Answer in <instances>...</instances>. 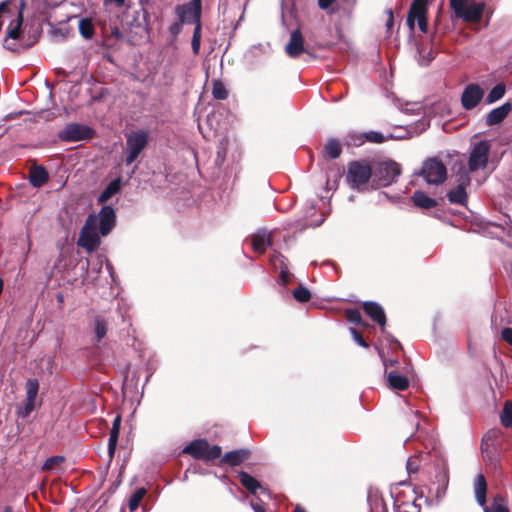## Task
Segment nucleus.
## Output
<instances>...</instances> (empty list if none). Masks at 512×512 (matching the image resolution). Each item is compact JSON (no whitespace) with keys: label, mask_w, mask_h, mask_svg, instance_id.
Listing matches in <instances>:
<instances>
[{"label":"nucleus","mask_w":512,"mask_h":512,"mask_svg":"<svg viewBox=\"0 0 512 512\" xmlns=\"http://www.w3.org/2000/svg\"><path fill=\"white\" fill-rule=\"evenodd\" d=\"M14 3V6L17 8V12L13 13H7L6 15H3L2 20L4 19H10V24L7 28V37L11 39H19L21 35V26L23 23V10L26 6L24 0H12Z\"/></svg>","instance_id":"nucleus-11"},{"label":"nucleus","mask_w":512,"mask_h":512,"mask_svg":"<svg viewBox=\"0 0 512 512\" xmlns=\"http://www.w3.org/2000/svg\"><path fill=\"white\" fill-rule=\"evenodd\" d=\"M512 111V104L506 102L501 106L491 110L486 116V124L488 126H494L501 123L508 114Z\"/></svg>","instance_id":"nucleus-18"},{"label":"nucleus","mask_w":512,"mask_h":512,"mask_svg":"<svg viewBox=\"0 0 512 512\" xmlns=\"http://www.w3.org/2000/svg\"><path fill=\"white\" fill-rule=\"evenodd\" d=\"M291 281V274L289 270L280 271V275L278 278V283L284 287H286Z\"/></svg>","instance_id":"nucleus-46"},{"label":"nucleus","mask_w":512,"mask_h":512,"mask_svg":"<svg viewBox=\"0 0 512 512\" xmlns=\"http://www.w3.org/2000/svg\"><path fill=\"white\" fill-rule=\"evenodd\" d=\"M145 493H146L145 489L140 488V489H137L135 491V493L131 496V498L129 500V508L131 511H135L138 508L139 503L143 499Z\"/></svg>","instance_id":"nucleus-39"},{"label":"nucleus","mask_w":512,"mask_h":512,"mask_svg":"<svg viewBox=\"0 0 512 512\" xmlns=\"http://www.w3.org/2000/svg\"><path fill=\"white\" fill-rule=\"evenodd\" d=\"M49 180V174L42 165H35L30 168L29 182L35 188L44 186Z\"/></svg>","instance_id":"nucleus-19"},{"label":"nucleus","mask_w":512,"mask_h":512,"mask_svg":"<svg viewBox=\"0 0 512 512\" xmlns=\"http://www.w3.org/2000/svg\"><path fill=\"white\" fill-rule=\"evenodd\" d=\"M502 338H503L507 343H509L510 345H512V329H511V328H505V329H503V331H502Z\"/></svg>","instance_id":"nucleus-49"},{"label":"nucleus","mask_w":512,"mask_h":512,"mask_svg":"<svg viewBox=\"0 0 512 512\" xmlns=\"http://www.w3.org/2000/svg\"><path fill=\"white\" fill-rule=\"evenodd\" d=\"M107 333V327L105 322H96L95 335L96 341L99 342Z\"/></svg>","instance_id":"nucleus-43"},{"label":"nucleus","mask_w":512,"mask_h":512,"mask_svg":"<svg viewBox=\"0 0 512 512\" xmlns=\"http://www.w3.org/2000/svg\"><path fill=\"white\" fill-rule=\"evenodd\" d=\"M387 382L389 387L397 390H405L409 386L408 378L395 371H391L387 374Z\"/></svg>","instance_id":"nucleus-26"},{"label":"nucleus","mask_w":512,"mask_h":512,"mask_svg":"<svg viewBox=\"0 0 512 512\" xmlns=\"http://www.w3.org/2000/svg\"><path fill=\"white\" fill-rule=\"evenodd\" d=\"M184 22H181L179 20V22H175L173 23L171 26H170V32L174 35H177L178 33H180L181 31V26Z\"/></svg>","instance_id":"nucleus-50"},{"label":"nucleus","mask_w":512,"mask_h":512,"mask_svg":"<svg viewBox=\"0 0 512 512\" xmlns=\"http://www.w3.org/2000/svg\"><path fill=\"white\" fill-rule=\"evenodd\" d=\"M419 469L418 460L415 457L409 458L407 461V470L411 473H416Z\"/></svg>","instance_id":"nucleus-47"},{"label":"nucleus","mask_w":512,"mask_h":512,"mask_svg":"<svg viewBox=\"0 0 512 512\" xmlns=\"http://www.w3.org/2000/svg\"><path fill=\"white\" fill-rule=\"evenodd\" d=\"M420 175L429 184H441L447 178V169L442 161L436 158L427 159L422 166Z\"/></svg>","instance_id":"nucleus-7"},{"label":"nucleus","mask_w":512,"mask_h":512,"mask_svg":"<svg viewBox=\"0 0 512 512\" xmlns=\"http://www.w3.org/2000/svg\"><path fill=\"white\" fill-rule=\"evenodd\" d=\"M57 298H58V301H60V302L63 300V296L61 294H58Z\"/></svg>","instance_id":"nucleus-58"},{"label":"nucleus","mask_w":512,"mask_h":512,"mask_svg":"<svg viewBox=\"0 0 512 512\" xmlns=\"http://www.w3.org/2000/svg\"><path fill=\"white\" fill-rule=\"evenodd\" d=\"M94 135L95 131L91 127L79 123H69L58 132V138L64 142L90 140Z\"/></svg>","instance_id":"nucleus-9"},{"label":"nucleus","mask_w":512,"mask_h":512,"mask_svg":"<svg viewBox=\"0 0 512 512\" xmlns=\"http://www.w3.org/2000/svg\"><path fill=\"white\" fill-rule=\"evenodd\" d=\"M228 91L224 83L219 79L212 81V96L216 100H225L228 98Z\"/></svg>","instance_id":"nucleus-32"},{"label":"nucleus","mask_w":512,"mask_h":512,"mask_svg":"<svg viewBox=\"0 0 512 512\" xmlns=\"http://www.w3.org/2000/svg\"><path fill=\"white\" fill-rule=\"evenodd\" d=\"M474 491L477 502L484 507V512H510L507 502L501 496L494 497L491 505L485 506L487 484L482 474H478L475 479Z\"/></svg>","instance_id":"nucleus-5"},{"label":"nucleus","mask_w":512,"mask_h":512,"mask_svg":"<svg viewBox=\"0 0 512 512\" xmlns=\"http://www.w3.org/2000/svg\"><path fill=\"white\" fill-rule=\"evenodd\" d=\"M490 150L491 144L488 140H481L474 144L468 159V168L470 172H475L487 167Z\"/></svg>","instance_id":"nucleus-8"},{"label":"nucleus","mask_w":512,"mask_h":512,"mask_svg":"<svg viewBox=\"0 0 512 512\" xmlns=\"http://www.w3.org/2000/svg\"><path fill=\"white\" fill-rule=\"evenodd\" d=\"M501 423L505 427L512 426V403L506 402L500 415Z\"/></svg>","instance_id":"nucleus-38"},{"label":"nucleus","mask_w":512,"mask_h":512,"mask_svg":"<svg viewBox=\"0 0 512 512\" xmlns=\"http://www.w3.org/2000/svg\"><path fill=\"white\" fill-rule=\"evenodd\" d=\"M371 179L373 180V167L368 159L348 163L346 182L351 189L364 191Z\"/></svg>","instance_id":"nucleus-1"},{"label":"nucleus","mask_w":512,"mask_h":512,"mask_svg":"<svg viewBox=\"0 0 512 512\" xmlns=\"http://www.w3.org/2000/svg\"><path fill=\"white\" fill-rule=\"evenodd\" d=\"M270 263L275 269L279 268L280 271L289 270L288 259L278 252L271 255Z\"/></svg>","instance_id":"nucleus-34"},{"label":"nucleus","mask_w":512,"mask_h":512,"mask_svg":"<svg viewBox=\"0 0 512 512\" xmlns=\"http://www.w3.org/2000/svg\"><path fill=\"white\" fill-rule=\"evenodd\" d=\"M346 320H362L361 313L357 308H350L345 310Z\"/></svg>","instance_id":"nucleus-45"},{"label":"nucleus","mask_w":512,"mask_h":512,"mask_svg":"<svg viewBox=\"0 0 512 512\" xmlns=\"http://www.w3.org/2000/svg\"><path fill=\"white\" fill-rule=\"evenodd\" d=\"M485 7L486 4L484 2H472L455 16L467 23H479L483 17Z\"/></svg>","instance_id":"nucleus-15"},{"label":"nucleus","mask_w":512,"mask_h":512,"mask_svg":"<svg viewBox=\"0 0 512 512\" xmlns=\"http://www.w3.org/2000/svg\"><path fill=\"white\" fill-rule=\"evenodd\" d=\"M362 138H364L368 142L377 143V144H380V143H383L386 141V138L384 137V135L377 131H369V132L364 133L362 136H360L359 137L360 144L363 143Z\"/></svg>","instance_id":"nucleus-36"},{"label":"nucleus","mask_w":512,"mask_h":512,"mask_svg":"<svg viewBox=\"0 0 512 512\" xmlns=\"http://www.w3.org/2000/svg\"><path fill=\"white\" fill-rule=\"evenodd\" d=\"M304 51L303 35L299 29H296L290 35V40L285 46V52L289 57L297 58Z\"/></svg>","instance_id":"nucleus-16"},{"label":"nucleus","mask_w":512,"mask_h":512,"mask_svg":"<svg viewBox=\"0 0 512 512\" xmlns=\"http://www.w3.org/2000/svg\"><path fill=\"white\" fill-rule=\"evenodd\" d=\"M393 24H394V17H393L392 11L390 10L389 11V18H388V21L386 23V26H387L388 29H391Z\"/></svg>","instance_id":"nucleus-54"},{"label":"nucleus","mask_w":512,"mask_h":512,"mask_svg":"<svg viewBox=\"0 0 512 512\" xmlns=\"http://www.w3.org/2000/svg\"><path fill=\"white\" fill-rule=\"evenodd\" d=\"M378 323H379V324H380V326H381V330H384V326H385L386 322L381 321V322H378Z\"/></svg>","instance_id":"nucleus-56"},{"label":"nucleus","mask_w":512,"mask_h":512,"mask_svg":"<svg viewBox=\"0 0 512 512\" xmlns=\"http://www.w3.org/2000/svg\"><path fill=\"white\" fill-rule=\"evenodd\" d=\"M484 90L478 84L467 85L461 95V104L465 110L475 108L483 99Z\"/></svg>","instance_id":"nucleus-13"},{"label":"nucleus","mask_w":512,"mask_h":512,"mask_svg":"<svg viewBox=\"0 0 512 512\" xmlns=\"http://www.w3.org/2000/svg\"><path fill=\"white\" fill-rule=\"evenodd\" d=\"M120 190V180L111 181L98 197V203L107 202L114 194Z\"/></svg>","instance_id":"nucleus-29"},{"label":"nucleus","mask_w":512,"mask_h":512,"mask_svg":"<svg viewBox=\"0 0 512 512\" xmlns=\"http://www.w3.org/2000/svg\"><path fill=\"white\" fill-rule=\"evenodd\" d=\"M175 12L181 22L201 23V0H191L184 5H178Z\"/></svg>","instance_id":"nucleus-12"},{"label":"nucleus","mask_w":512,"mask_h":512,"mask_svg":"<svg viewBox=\"0 0 512 512\" xmlns=\"http://www.w3.org/2000/svg\"><path fill=\"white\" fill-rule=\"evenodd\" d=\"M415 21H417L419 29L426 33L428 28L427 0H413L407 17V24L411 29L414 28Z\"/></svg>","instance_id":"nucleus-10"},{"label":"nucleus","mask_w":512,"mask_h":512,"mask_svg":"<svg viewBox=\"0 0 512 512\" xmlns=\"http://www.w3.org/2000/svg\"><path fill=\"white\" fill-rule=\"evenodd\" d=\"M335 0H318L319 7L321 9H327L330 7Z\"/></svg>","instance_id":"nucleus-51"},{"label":"nucleus","mask_w":512,"mask_h":512,"mask_svg":"<svg viewBox=\"0 0 512 512\" xmlns=\"http://www.w3.org/2000/svg\"><path fill=\"white\" fill-rule=\"evenodd\" d=\"M350 332L357 344L365 348L368 347V343L365 341L362 332H360L357 328H350Z\"/></svg>","instance_id":"nucleus-42"},{"label":"nucleus","mask_w":512,"mask_h":512,"mask_svg":"<svg viewBox=\"0 0 512 512\" xmlns=\"http://www.w3.org/2000/svg\"><path fill=\"white\" fill-rule=\"evenodd\" d=\"M362 308L371 320H387L383 307L377 302L365 301L362 303Z\"/></svg>","instance_id":"nucleus-20"},{"label":"nucleus","mask_w":512,"mask_h":512,"mask_svg":"<svg viewBox=\"0 0 512 512\" xmlns=\"http://www.w3.org/2000/svg\"><path fill=\"white\" fill-rule=\"evenodd\" d=\"M183 452L196 459L211 461L221 456L222 449L218 445L211 446L206 440L198 439L188 444Z\"/></svg>","instance_id":"nucleus-6"},{"label":"nucleus","mask_w":512,"mask_h":512,"mask_svg":"<svg viewBox=\"0 0 512 512\" xmlns=\"http://www.w3.org/2000/svg\"><path fill=\"white\" fill-rule=\"evenodd\" d=\"M373 184L375 187H387L397 181L401 174V166L393 160L372 163Z\"/></svg>","instance_id":"nucleus-2"},{"label":"nucleus","mask_w":512,"mask_h":512,"mask_svg":"<svg viewBox=\"0 0 512 512\" xmlns=\"http://www.w3.org/2000/svg\"><path fill=\"white\" fill-rule=\"evenodd\" d=\"M39 381L36 378H29L25 383V399L37 401Z\"/></svg>","instance_id":"nucleus-33"},{"label":"nucleus","mask_w":512,"mask_h":512,"mask_svg":"<svg viewBox=\"0 0 512 512\" xmlns=\"http://www.w3.org/2000/svg\"><path fill=\"white\" fill-rule=\"evenodd\" d=\"M37 405V401L25 399L19 406H17L16 415L22 419H26L35 410Z\"/></svg>","instance_id":"nucleus-30"},{"label":"nucleus","mask_w":512,"mask_h":512,"mask_svg":"<svg viewBox=\"0 0 512 512\" xmlns=\"http://www.w3.org/2000/svg\"><path fill=\"white\" fill-rule=\"evenodd\" d=\"M357 323L358 324H366V322H361V321H358Z\"/></svg>","instance_id":"nucleus-59"},{"label":"nucleus","mask_w":512,"mask_h":512,"mask_svg":"<svg viewBox=\"0 0 512 512\" xmlns=\"http://www.w3.org/2000/svg\"><path fill=\"white\" fill-rule=\"evenodd\" d=\"M462 178V182L447 193V198L452 204L464 205L467 202L468 196L465 187L470 183V178L468 175H464Z\"/></svg>","instance_id":"nucleus-17"},{"label":"nucleus","mask_w":512,"mask_h":512,"mask_svg":"<svg viewBox=\"0 0 512 512\" xmlns=\"http://www.w3.org/2000/svg\"><path fill=\"white\" fill-rule=\"evenodd\" d=\"M149 143V133L146 130L131 131L126 135L125 164L134 163Z\"/></svg>","instance_id":"nucleus-3"},{"label":"nucleus","mask_w":512,"mask_h":512,"mask_svg":"<svg viewBox=\"0 0 512 512\" xmlns=\"http://www.w3.org/2000/svg\"><path fill=\"white\" fill-rule=\"evenodd\" d=\"M96 226V215L89 214L79 233L77 245L85 249L88 253L95 251L101 243L100 236L96 232Z\"/></svg>","instance_id":"nucleus-4"},{"label":"nucleus","mask_w":512,"mask_h":512,"mask_svg":"<svg viewBox=\"0 0 512 512\" xmlns=\"http://www.w3.org/2000/svg\"><path fill=\"white\" fill-rule=\"evenodd\" d=\"M251 507L255 512H265L264 507L258 502H251Z\"/></svg>","instance_id":"nucleus-52"},{"label":"nucleus","mask_w":512,"mask_h":512,"mask_svg":"<svg viewBox=\"0 0 512 512\" xmlns=\"http://www.w3.org/2000/svg\"><path fill=\"white\" fill-rule=\"evenodd\" d=\"M35 42H36V39H34L32 42H30V43H29V44H27L26 46L29 48V47H31Z\"/></svg>","instance_id":"nucleus-57"},{"label":"nucleus","mask_w":512,"mask_h":512,"mask_svg":"<svg viewBox=\"0 0 512 512\" xmlns=\"http://www.w3.org/2000/svg\"><path fill=\"white\" fill-rule=\"evenodd\" d=\"M64 458L62 456H54L47 459L43 465L44 470H52L55 466L63 463Z\"/></svg>","instance_id":"nucleus-41"},{"label":"nucleus","mask_w":512,"mask_h":512,"mask_svg":"<svg viewBox=\"0 0 512 512\" xmlns=\"http://www.w3.org/2000/svg\"><path fill=\"white\" fill-rule=\"evenodd\" d=\"M341 153V144L334 138L329 139L322 150L323 157L326 159H337L340 157Z\"/></svg>","instance_id":"nucleus-25"},{"label":"nucleus","mask_w":512,"mask_h":512,"mask_svg":"<svg viewBox=\"0 0 512 512\" xmlns=\"http://www.w3.org/2000/svg\"><path fill=\"white\" fill-rule=\"evenodd\" d=\"M249 450L246 449H240V450H234L227 452L221 459L222 463L228 464L230 466H237L241 464L243 461L248 459L249 457Z\"/></svg>","instance_id":"nucleus-22"},{"label":"nucleus","mask_w":512,"mask_h":512,"mask_svg":"<svg viewBox=\"0 0 512 512\" xmlns=\"http://www.w3.org/2000/svg\"><path fill=\"white\" fill-rule=\"evenodd\" d=\"M117 309L119 311L120 317L122 320H126L127 318H131L133 315L131 313V308L128 304L123 301L117 302Z\"/></svg>","instance_id":"nucleus-40"},{"label":"nucleus","mask_w":512,"mask_h":512,"mask_svg":"<svg viewBox=\"0 0 512 512\" xmlns=\"http://www.w3.org/2000/svg\"><path fill=\"white\" fill-rule=\"evenodd\" d=\"M467 5L468 0H450V7L455 15L464 9V7Z\"/></svg>","instance_id":"nucleus-44"},{"label":"nucleus","mask_w":512,"mask_h":512,"mask_svg":"<svg viewBox=\"0 0 512 512\" xmlns=\"http://www.w3.org/2000/svg\"><path fill=\"white\" fill-rule=\"evenodd\" d=\"M253 250L259 254L266 252L268 246L272 245L271 235L266 232H258L251 237Z\"/></svg>","instance_id":"nucleus-21"},{"label":"nucleus","mask_w":512,"mask_h":512,"mask_svg":"<svg viewBox=\"0 0 512 512\" xmlns=\"http://www.w3.org/2000/svg\"><path fill=\"white\" fill-rule=\"evenodd\" d=\"M78 29L80 35L87 40L92 39L95 34V27L92 19L88 17L79 19Z\"/></svg>","instance_id":"nucleus-27"},{"label":"nucleus","mask_w":512,"mask_h":512,"mask_svg":"<svg viewBox=\"0 0 512 512\" xmlns=\"http://www.w3.org/2000/svg\"><path fill=\"white\" fill-rule=\"evenodd\" d=\"M412 202L416 207L422 209H431L438 205L437 201L429 196H427L423 191L416 190L412 197Z\"/></svg>","instance_id":"nucleus-24"},{"label":"nucleus","mask_w":512,"mask_h":512,"mask_svg":"<svg viewBox=\"0 0 512 512\" xmlns=\"http://www.w3.org/2000/svg\"><path fill=\"white\" fill-rule=\"evenodd\" d=\"M201 29H202L201 23H197V25L194 28L192 41H191L192 51L195 55H198L199 51H200Z\"/></svg>","instance_id":"nucleus-37"},{"label":"nucleus","mask_w":512,"mask_h":512,"mask_svg":"<svg viewBox=\"0 0 512 512\" xmlns=\"http://www.w3.org/2000/svg\"><path fill=\"white\" fill-rule=\"evenodd\" d=\"M293 297L299 303H306L311 299V292L303 285H299L293 290Z\"/></svg>","instance_id":"nucleus-35"},{"label":"nucleus","mask_w":512,"mask_h":512,"mask_svg":"<svg viewBox=\"0 0 512 512\" xmlns=\"http://www.w3.org/2000/svg\"><path fill=\"white\" fill-rule=\"evenodd\" d=\"M120 425H121V416L117 415L113 420L112 428H111L109 440H108V453H109L110 458L113 457V455L116 451L117 442H118L119 433H120Z\"/></svg>","instance_id":"nucleus-23"},{"label":"nucleus","mask_w":512,"mask_h":512,"mask_svg":"<svg viewBox=\"0 0 512 512\" xmlns=\"http://www.w3.org/2000/svg\"><path fill=\"white\" fill-rule=\"evenodd\" d=\"M96 217L100 235L107 236L116 224L115 210L111 206L105 205Z\"/></svg>","instance_id":"nucleus-14"},{"label":"nucleus","mask_w":512,"mask_h":512,"mask_svg":"<svg viewBox=\"0 0 512 512\" xmlns=\"http://www.w3.org/2000/svg\"><path fill=\"white\" fill-rule=\"evenodd\" d=\"M240 483L252 494H256V491L260 488V483L254 477L246 472H240L239 475Z\"/></svg>","instance_id":"nucleus-28"},{"label":"nucleus","mask_w":512,"mask_h":512,"mask_svg":"<svg viewBox=\"0 0 512 512\" xmlns=\"http://www.w3.org/2000/svg\"><path fill=\"white\" fill-rule=\"evenodd\" d=\"M105 4L114 3L117 7H123L125 5V0H104Z\"/></svg>","instance_id":"nucleus-53"},{"label":"nucleus","mask_w":512,"mask_h":512,"mask_svg":"<svg viewBox=\"0 0 512 512\" xmlns=\"http://www.w3.org/2000/svg\"><path fill=\"white\" fill-rule=\"evenodd\" d=\"M505 92H506V85H505V83L500 82V83L496 84L490 90V92L488 93V95L485 99V102L487 104H492V103L500 100L501 98H503V96L505 95Z\"/></svg>","instance_id":"nucleus-31"},{"label":"nucleus","mask_w":512,"mask_h":512,"mask_svg":"<svg viewBox=\"0 0 512 512\" xmlns=\"http://www.w3.org/2000/svg\"><path fill=\"white\" fill-rule=\"evenodd\" d=\"M500 433L501 432L498 429L489 430L484 436V441L487 442L489 440L496 439L500 435Z\"/></svg>","instance_id":"nucleus-48"},{"label":"nucleus","mask_w":512,"mask_h":512,"mask_svg":"<svg viewBox=\"0 0 512 512\" xmlns=\"http://www.w3.org/2000/svg\"><path fill=\"white\" fill-rule=\"evenodd\" d=\"M294 512H306L300 505H296Z\"/></svg>","instance_id":"nucleus-55"}]
</instances>
